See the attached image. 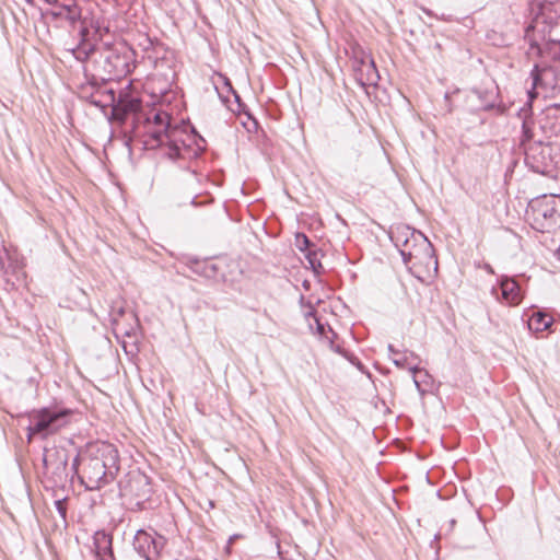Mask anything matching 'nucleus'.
Segmentation results:
<instances>
[{
    "label": "nucleus",
    "mask_w": 560,
    "mask_h": 560,
    "mask_svg": "<svg viewBox=\"0 0 560 560\" xmlns=\"http://www.w3.org/2000/svg\"><path fill=\"white\" fill-rule=\"evenodd\" d=\"M86 490H100L109 485L119 469L118 452L107 442L88 444L72 464Z\"/></svg>",
    "instance_id": "f257e3e1"
},
{
    "label": "nucleus",
    "mask_w": 560,
    "mask_h": 560,
    "mask_svg": "<svg viewBox=\"0 0 560 560\" xmlns=\"http://www.w3.org/2000/svg\"><path fill=\"white\" fill-rule=\"evenodd\" d=\"M131 140L140 139L144 147L154 149L164 145L166 139L173 141L175 148L172 154H179L177 147V135L180 130L171 127L170 115L165 112H151L147 117L137 116V121L131 126Z\"/></svg>",
    "instance_id": "f03ea898"
},
{
    "label": "nucleus",
    "mask_w": 560,
    "mask_h": 560,
    "mask_svg": "<svg viewBox=\"0 0 560 560\" xmlns=\"http://www.w3.org/2000/svg\"><path fill=\"white\" fill-rule=\"evenodd\" d=\"M72 410L61 407H43L28 413L27 440L39 438L45 440L58 433L70 423Z\"/></svg>",
    "instance_id": "7ed1b4c3"
},
{
    "label": "nucleus",
    "mask_w": 560,
    "mask_h": 560,
    "mask_svg": "<svg viewBox=\"0 0 560 560\" xmlns=\"http://www.w3.org/2000/svg\"><path fill=\"white\" fill-rule=\"evenodd\" d=\"M533 229L541 233L560 228V195H542L532 200L526 211Z\"/></svg>",
    "instance_id": "20e7f679"
},
{
    "label": "nucleus",
    "mask_w": 560,
    "mask_h": 560,
    "mask_svg": "<svg viewBox=\"0 0 560 560\" xmlns=\"http://www.w3.org/2000/svg\"><path fill=\"white\" fill-rule=\"evenodd\" d=\"M395 245L398 247L406 265L410 262L422 264L433 258V247L428 238L417 231H407L395 237Z\"/></svg>",
    "instance_id": "39448f33"
},
{
    "label": "nucleus",
    "mask_w": 560,
    "mask_h": 560,
    "mask_svg": "<svg viewBox=\"0 0 560 560\" xmlns=\"http://www.w3.org/2000/svg\"><path fill=\"white\" fill-rule=\"evenodd\" d=\"M152 489L149 478L142 474H131L120 485V494L125 498L132 511L145 509V502L150 499Z\"/></svg>",
    "instance_id": "423d86ee"
},
{
    "label": "nucleus",
    "mask_w": 560,
    "mask_h": 560,
    "mask_svg": "<svg viewBox=\"0 0 560 560\" xmlns=\"http://www.w3.org/2000/svg\"><path fill=\"white\" fill-rule=\"evenodd\" d=\"M390 359L393 363L400 369H408L413 375L416 387L420 389V384L417 381V373L420 372L419 357L410 351L396 350L392 345L388 346Z\"/></svg>",
    "instance_id": "0eeeda50"
},
{
    "label": "nucleus",
    "mask_w": 560,
    "mask_h": 560,
    "mask_svg": "<svg viewBox=\"0 0 560 560\" xmlns=\"http://www.w3.org/2000/svg\"><path fill=\"white\" fill-rule=\"evenodd\" d=\"M133 548L145 560H155L159 556V546L155 539L143 529L136 533Z\"/></svg>",
    "instance_id": "6e6552de"
},
{
    "label": "nucleus",
    "mask_w": 560,
    "mask_h": 560,
    "mask_svg": "<svg viewBox=\"0 0 560 560\" xmlns=\"http://www.w3.org/2000/svg\"><path fill=\"white\" fill-rule=\"evenodd\" d=\"M358 82L362 85H376L380 74L372 58H362L354 67Z\"/></svg>",
    "instance_id": "1a4fd4ad"
},
{
    "label": "nucleus",
    "mask_w": 560,
    "mask_h": 560,
    "mask_svg": "<svg viewBox=\"0 0 560 560\" xmlns=\"http://www.w3.org/2000/svg\"><path fill=\"white\" fill-rule=\"evenodd\" d=\"M91 550L95 560H115L112 548V536L104 530H97L93 535Z\"/></svg>",
    "instance_id": "9d476101"
},
{
    "label": "nucleus",
    "mask_w": 560,
    "mask_h": 560,
    "mask_svg": "<svg viewBox=\"0 0 560 560\" xmlns=\"http://www.w3.org/2000/svg\"><path fill=\"white\" fill-rule=\"evenodd\" d=\"M43 464L47 470L54 474H62L68 465V455L63 448L45 450Z\"/></svg>",
    "instance_id": "9b49d317"
},
{
    "label": "nucleus",
    "mask_w": 560,
    "mask_h": 560,
    "mask_svg": "<svg viewBox=\"0 0 560 560\" xmlns=\"http://www.w3.org/2000/svg\"><path fill=\"white\" fill-rule=\"evenodd\" d=\"M502 299L510 305H517L522 301L518 283L512 278H503L500 282Z\"/></svg>",
    "instance_id": "f8f14e48"
},
{
    "label": "nucleus",
    "mask_w": 560,
    "mask_h": 560,
    "mask_svg": "<svg viewBox=\"0 0 560 560\" xmlns=\"http://www.w3.org/2000/svg\"><path fill=\"white\" fill-rule=\"evenodd\" d=\"M542 121L541 128L546 132L555 135L560 132V105L553 104L548 106L544 112Z\"/></svg>",
    "instance_id": "ddd939ff"
},
{
    "label": "nucleus",
    "mask_w": 560,
    "mask_h": 560,
    "mask_svg": "<svg viewBox=\"0 0 560 560\" xmlns=\"http://www.w3.org/2000/svg\"><path fill=\"white\" fill-rule=\"evenodd\" d=\"M552 324V318L546 313L534 312L528 319V327L534 331H544Z\"/></svg>",
    "instance_id": "4468645a"
},
{
    "label": "nucleus",
    "mask_w": 560,
    "mask_h": 560,
    "mask_svg": "<svg viewBox=\"0 0 560 560\" xmlns=\"http://www.w3.org/2000/svg\"><path fill=\"white\" fill-rule=\"evenodd\" d=\"M182 136H183V131L180 130V133L177 135V147H178V153L179 154H172V152L174 151L173 149V141L171 139H166V142L164 143V145L167 147V152L166 154L171 158V159H186V158H189L190 156V148L188 144H186V142L182 139Z\"/></svg>",
    "instance_id": "2eb2a0df"
},
{
    "label": "nucleus",
    "mask_w": 560,
    "mask_h": 560,
    "mask_svg": "<svg viewBox=\"0 0 560 560\" xmlns=\"http://www.w3.org/2000/svg\"><path fill=\"white\" fill-rule=\"evenodd\" d=\"M118 105L124 106L128 112L133 114L132 125L137 121V116H143L139 113L141 108V102L135 97H120L117 102Z\"/></svg>",
    "instance_id": "dca6fc26"
},
{
    "label": "nucleus",
    "mask_w": 560,
    "mask_h": 560,
    "mask_svg": "<svg viewBox=\"0 0 560 560\" xmlns=\"http://www.w3.org/2000/svg\"><path fill=\"white\" fill-rule=\"evenodd\" d=\"M13 260H8L7 268H9V275H13L16 279L23 276V260L19 258L18 254H12Z\"/></svg>",
    "instance_id": "f3484780"
},
{
    "label": "nucleus",
    "mask_w": 560,
    "mask_h": 560,
    "mask_svg": "<svg viewBox=\"0 0 560 560\" xmlns=\"http://www.w3.org/2000/svg\"><path fill=\"white\" fill-rule=\"evenodd\" d=\"M8 260H13V255L5 249L0 250V272L3 276H9Z\"/></svg>",
    "instance_id": "a211bd4d"
},
{
    "label": "nucleus",
    "mask_w": 560,
    "mask_h": 560,
    "mask_svg": "<svg viewBox=\"0 0 560 560\" xmlns=\"http://www.w3.org/2000/svg\"><path fill=\"white\" fill-rule=\"evenodd\" d=\"M129 114L131 113L124 108V106L121 107V105H118L117 103L113 107V117L120 122H124Z\"/></svg>",
    "instance_id": "6ab92c4d"
},
{
    "label": "nucleus",
    "mask_w": 560,
    "mask_h": 560,
    "mask_svg": "<svg viewBox=\"0 0 560 560\" xmlns=\"http://www.w3.org/2000/svg\"><path fill=\"white\" fill-rule=\"evenodd\" d=\"M129 114L131 113L124 108V106L121 107V105H118L117 103L113 107V117L120 122H124Z\"/></svg>",
    "instance_id": "aec40b11"
},
{
    "label": "nucleus",
    "mask_w": 560,
    "mask_h": 560,
    "mask_svg": "<svg viewBox=\"0 0 560 560\" xmlns=\"http://www.w3.org/2000/svg\"><path fill=\"white\" fill-rule=\"evenodd\" d=\"M305 258L307 259L308 264L311 265L312 269L315 271V272H318V269L322 268V264L318 259V255L316 252H313V250H308L306 254H305Z\"/></svg>",
    "instance_id": "412c9836"
},
{
    "label": "nucleus",
    "mask_w": 560,
    "mask_h": 560,
    "mask_svg": "<svg viewBox=\"0 0 560 560\" xmlns=\"http://www.w3.org/2000/svg\"><path fill=\"white\" fill-rule=\"evenodd\" d=\"M295 244L301 252H308L311 241L304 234H298L295 237Z\"/></svg>",
    "instance_id": "4be33fe9"
},
{
    "label": "nucleus",
    "mask_w": 560,
    "mask_h": 560,
    "mask_svg": "<svg viewBox=\"0 0 560 560\" xmlns=\"http://www.w3.org/2000/svg\"><path fill=\"white\" fill-rule=\"evenodd\" d=\"M56 510L58 511L59 515L62 517V520H66L67 515V508L65 500H57L55 501Z\"/></svg>",
    "instance_id": "5701e85b"
},
{
    "label": "nucleus",
    "mask_w": 560,
    "mask_h": 560,
    "mask_svg": "<svg viewBox=\"0 0 560 560\" xmlns=\"http://www.w3.org/2000/svg\"><path fill=\"white\" fill-rule=\"evenodd\" d=\"M68 10V19L74 22L79 18V12L77 8H67Z\"/></svg>",
    "instance_id": "b1692460"
},
{
    "label": "nucleus",
    "mask_w": 560,
    "mask_h": 560,
    "mask_svg": "<svg viewBox=\"0 0 560 560\" xmlns=\"http://www.w3.org/2000/svg\"><path fill=\"white\" fill-rule=\"evenodd\" d=\"M552 5V3L550 2H544V3H540L539 7H540V13L541 15H545L547 11L550 10V7Z\"/></svg>",
    "instance_id": "393cba45"
},
{
    "label": "nucleus",
    "mask_w": 560,
    "mask_h": 560,
    "mask_svg": "<svg viewBox=\"0 0 560 560\" xmlns=\"http://www.w3.org/2000/svg\"><path fill=\"white\" fill-rule=\"evenodd\" d=\"M537 173L547 174L549 172L548 165H535L533 166Z\"/></svg>",
    "instance_id": "a878e982"
},
{
    "label": "nucleus",
    "mask_w": 560,
    "mask_h": 560,
    "mask_svg": "<svg viewBox=\"0 0 560 560\" xmlns=\"http://www.w3.org/2000/svg\"><path fill=\"white\" fill-rule=\"evenodd\" d=\"M523 129H524V133H525L526 138L527 139L532 138V135H529L526 121L523 122Z\"/></svg>",
    "instance_id": "bb28decb"
},
{
    "label": "nucleus",
    "mask_w": 560,
    "mask_h": 560,
    "mask_svg": "<svg viewBox=\"0 0 560 560\" xmlns=\"http://www.w3.org/2000/svg\"><path fill=\"white\" fill-rule=\"evenodd\" d=\"M492 107H493V105L489 103V104H481L478 108L488 110Z\"/></svg>",
    "instance_id": "cd10ccee"
},
{
    "label": "nucleus",
    "mask_w": 560,
    "mask_h": 560,
    "mask_svg": "<svg viewBox=\"0 0 560 560\" xmlns=\"http://www.w3.org/2000/svg\"><path fill=\"white\" fill-rule=\"evenodd\" d=\"M537 70H538V68L536 66L535 69L532 71V74L534 75V85H536L537 81H538V77L535 74Z\"/></svg>",
    "instance_id": "c85d7f7f"
},
{
    "label": "nucleus",
    "mask_w": 560,
    "mask_h": 560,
    "mask_svg": "<svg viewBox=\"0 0 560 560\" xmlns=\"http://www.w3.org/2000/svg\"><path fill=\"white\" fill-rule=\"evenodd\" d=\"M471 95H472V96H476V97H478V98H480V97H481V93H480L479 91H477V90H472V91H471Z\"/></svg>",
    "instance_id": "c756f323"
},
{
    "label": "nucleus",
    "mask_w": 560,
    "mask_h": 560,
    "mask_svg": "<svg viewBox=\"0 0 560 560\" xmlns=\"http://www.w3.org/2000/svg\"><path fill=\"white\" fill-rule=\"evenodd\" d=\"M546 151L549 154L550 148H548V147L541 148V153H545Z\"/></svg>",
    "instance_id": "7c9ffc66"
},
{
    "label": "nucleus",
    "mask_w": 560,
    "mask_h": 560,
    "mask_svg": "<svg viewBox=\"0 0 560 560\" xmlns=\"http://www.w3.org/2000/svg\"><path fill=\"white\" fill-rule=\"evenodd\" d=\"M44 1L48 4H55L57 2V0H44Z\"/></svg>",
    "instance_id": "2f4dec72"
},
{
    "label": "nucleus",
    "mask_w": 560,
    "mask_h": 560,
    "mask_svg": "<svg viewBox=\"0 0 560 560\" xmlns=\"http://www.w3.org/2000/svg\"><path fill=\"white\" fill-rule=\"evenodd\" d=\"M125 68H128V63H127V62H125V63L122 65L121 72H122V71H125Z\"/></svg>",
    "instance_id": "473e14b6"
},
{
    "label": "nucleus",
    "mask_w": 560,
    "mask_h": 560,
    "mask_svg": "<svg viewBox=\"0 0 560 560\" xmlns=\"http://www.w3.org/2000/svg\"><path fill=\"white\" fill-rule=\"evenodd\" d=\"M550 40H551V42H560V38H553V37H550Z\"/></svg>",
    "instance_id": "72a5a7b5"
},
{
    "label": "nucleus",
    "mask_w": 560,
    "mask_h": 560,
    "mask_svg": "<svg viewBox=\"0 0 560 560\" xmlns=\"http://www.w3.org/2000/svg\"><path fill=\"white\" fill-rule=\"evenodd\" d=\"M109 58H112V56H110ZM113 58H115V59H117V60H119V59H120V57H119L118 55H113Z\"/></svg>",
    "instance_id": "f704fd0d"
}]
</instances>
